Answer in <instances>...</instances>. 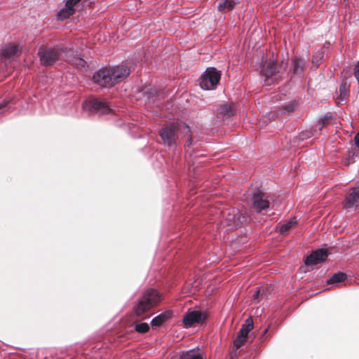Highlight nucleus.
<instances>
[{
    "mask_svg": "<svg viewBox=\"0 0 359 359\" xmlns=\"http://www.w3.org/2000/svg\"><path fill=\"white\" fill-rule=\"evenodd\" d=\"M129 74V69L125 65L103 67L93 74V80L102 87L110 88L122 81Z\"/></svg>",
    "mask_w": 359,
    "mask_h": 359,
    "instance_id": "obj_1",
    "label": "nucleus"
},
{
    "mask_svg": "<svg viewBox=\"0 0 359 359\" xmlns=\"http://www.w3.org/2000/svg\"><path fill=\"white\" fill-rule=\"evenodd\" d=\"M179 130L185 135L191 133L189 126L183 123H172L167 126L163 127L159 132V135L163 144L169 147L175 146Z\"/></svg>",
    "mask_w": 359,
    "mask_h": 359,
    "instance_id": "obj_2",
    "label": "nucleus"
},
{
    "mask_svg": "<svg viewBox=\"0 0 359 359\" xmlns=\"http://www.w3.org/2000/svg\"><path fill=\"white\" fill-rule=\"evenodd\" d=\"M161 294L154 289H148L142 294L138 303L134 308L137 316H142L151 310L161 301Z\"/></svg>",
    "mask_w": 359,
    "mask_h": 359,
    "instance_id": "obj_3",
    "label": "nucleus"
},
{
    "mask_svg": "<svg viewBox=\"0 0 359 359\" xmlns=\"http://www.w3.org/2000/svg\"><path fill=\"white\" fill-rule=\"evenodd\" d=\"M245 217L236 208H228L221 212V224L228 229L241 227Z\"/></svg>",
    "mask_w": 359,
    "mask_h": 359,
    "instance_id": "obj_4",
    "label": "nucleus"
},
{
    "mask_svg": "<svg viewBox=\"0 0 359 359\" xmlns=\"http://www.w3.org/2000/svg\"><path fill=\"white\" fill-rule=\"evenodd\" d=\"M221 77V73L215 67H208L205 72L201 76L200 86L203 90H210L215 89Z\"/></svg>",
    "mask_w": 359,
    "mask_h": 359,
    "instance_id": "obj_5",
    "label": "nucleus"
},
{
    "mask_svg": "<svg viewBox=\"0 0 359 359\" xmlns=\"http://www.w3.org/2000/svg\"><path fill=\"white\" fill-rule=\"evenodd\" d=\"M82 107L84 110L92 114L102 115L112 112V109L104 100L96 97L86 100Z\"/></svg>",
    "mask_w": 359,
    "mask_h": 359,
    "instance_id": "obj_6",
    "label": "nucleus"
},
{
    "mask_svg": "<svg viewBox=\"0 0 359 359\" xmlns=\"http://www.w3.org/2000/svg\"><path fill=\"white\" fill-rule=\"evenodd\" d=\"M61 50L49 47L42 48L39 50V57L41 63L45 66L53 65L62 55Z\"/></svg>",
    "mask_w": 359,
    "mask_h": 359,
    "instance_id": "obj_7",
    "label": "nucleus"
},
{
    "mask_svg": "<svg viewBox=\"0 0 359 359\" xmlns=\"http://www.w3.org/2000/svg\"><path fill=\"white\" fill-rule=\"evenodd\" d=\"M207 315L200 311H188L183 317V323L185 327H191L196 324L203 323Z\"/></svg>",
    "mask_w": 359,
    "mask_h": 359,
    "instance_id": "obj_8",
    "label": "nucleus"
},
{
    "mask_svg": "<svg viewBox=\"0 0 359 359\" xmlns=\"http://www.w3.org/2000/svg\"><path fill=\"white\" fill-rule=\"evenodd\" d=\"M359 205V184L355 187L350 189L348 194L346 195L344 201V207L346 210H353Z\"/></svg>",
    "mask_w": 359,
    "mask_h": 359,
    "instance_id": "obj_9",
    "label": "nucleus"
},
{
    "mask_svg": "<svg viewBox=\"0 0 359 359\" xmlns=\"http://www.w3.org/2000/svg\"><path fill=\"white\" fill-rule=\"evenodd\" d=\"M252 201L254 208L257 212H261L269 207V202L266 198L264 193L259 189H256L252 195Z\"/></svg>",
    "mask_w": 359,
    "mask_h": 359,
    "instance_id": "obj_10",
    "label": "nucleus"
},
{
    "mask_svg": "<svg viewBox=\"0 0 359 359\" xmlns=\"http://www.w3.org/2000/svg\"><path fill=\"white\" fill-rule=\"evenodd\" d=\"M276 67L273 62H269L266 66L264 65L261 69L260 74L265 77L264 82L266 85H270L276 80Z\"/></svg>",
    "mask_w": 359,
    "mask_h": 359,
    "instance_id": "obj_11",
    "label": "nucleus"
},
{
    "mask_svg": "<svg viewBox=\"0 0 359 359\" xmlns=\"http://www.w3.org/2000/svg\"><path fill=\"white\" fill-rule=\"evenodd\" d=\"M327 251L324 249H319L313 252L305 260L306 265H316L326 259Z\"/></svg>",
    "mask_w": 359,
    "mask_h": 359,
    "instance_id": "obj_12",
    "label": "nucleus"
},
{
    "mask_svg": "<svg viewBox=\"0 0 359 359\" xmlns=\"http://www.w3.org/2000/svg\"><path fill=\"white\" fill-rule=\"evenodd\" d=\"M81 0H65V7L60 9L57 14V18L59 20H65L75 13V6Z\"/></svg>",
    "mask_w": 359,
    "mask_h": 359,
    "instance_id": "obj_13",
    "label": "nucleus"
},
{
    "mask_svg": "<svg viewBox=\"0 0 359 359\" xmlns=\"http://www.w3.org/2000/svg\"><path fill=\"white\" fill-rule=\"evenodd\" d=\"M20 50L18 46L15 44H8L3 49L1 54L6 58H14L18 55Z\"/></svg>",
    "mask_w": 359,
    "mask_h": 359,
    "instance_id": "obj_14",
    "label": "nucleus"
},
{
    "mask_svg": "<svg viewBox=\"0 0 359 359\" xmlns=\"http://www.w3.org/2000/svg\"><path fill=\"white\" fill-rule=\"evenodd\" d=\"M197 141L194 142V138L192 136H189L188 140L186 142L185 144V149H186V153L189 154L190 160L191 161V165H189V169H191V166H194L195 162H194V147L196 145ZM193 170H194V167H193Z\"/></svg>",
    "mask_w": 359,
    "mask_h": 359,
    "instance_id": "obj_15",
    "label": "nucleus"
},
{
    "mask_svg": "<svg viewBox=\"0 0 359 359\" xmlns=\"http://www.w3.org/2000/svg\"><path fill=\"white\" fill-rule=\"evenodd\" d=\"M180 359H205L203 353L199 348L189 350L183 352L180 357Z\"/></svg>",
    "mask_w": 359,
    "mask_h": 359,
    "instance_id": "obj_16",
    "label": "nucleus"
},
{
    "mask_svg": "<svg viewBox=\"0 0 359 359\" xmlns=\"http://www.w3.org/2000/svg\"><path fill=\"white\" fill-rule=\"evenodd\" d=\"M237 3V0H219L217 9L221 12L231 11Z\"/></svg>",
    "mask_w": 359,
    "mask_h": 359,
    "instance_id": "obj_17",
    "label": "nucleus"
},
{
    "mask_svg": "<svg viewBox=\"0 0 359 359\" xmlns=\"http://www.w3.org/2000/svg\"><path fill=\"white\" fill-rule=\"evenodd\" d=\"M305 67V62L299 57L296 56L292 62V71L294 74L302 73Z\"/></svg>",
    "mask_w": 359,
    "mask_h": 359,
    "instance_id": "obj_18",
    "label": "nucleus"
},
{
    "mask_svg": "<svg viewBox=\"0 0 359 359\" xmlns=\"http://www.w3.org/2000/svg\"><path fill=\"white\" fill-rule=\"evenodd\" d=\"M169 317V313H161L160 315L156 316L151 321V325L152 327H159L161 326L163 323L165 322V320Z\"/></svg>",
    "mask_w": 359,
    "mask_h": 359,
    "instance_id": "obj_19",
    "label": "nucleus"
},
{
    "mask_svg": "<svg viewBox=\"0 0 359 359\" xmlns=\"http://www.w3.org/2000/svg\"><path fill=\"white\" fill-rule=\"evenodd\" d=\"M69 52V51H67L65 53V55L67 57V60L69 62H70L76 66L86 67V62L83 59H82L81 57H78V56L70 57L69 55H68Z\"/></svg>",
    "mask_w": 359,
    "mask_h": 359,
    "instance_id": "obj_20",
    "label": "nucleus"
},
{
    "mask_svg": "<svg viewBox=\"0 0 359 359\" xmlns=\"http://www.w3.org/2000/svg\"><path fill=\"white\" fill-rule=\"evenodd\" d=\"M346 278V275L342 272L334 273L330 279L327 280V284H334L344 281Z\"/></svg>",
    "mask_w": 359,
    "mask_h": 359,
    "instance_id": "obj_21",
    "label": "nucleus"
},
{
    "mask_svg": "<svg viewBox=\"0 0 359 359\" xmlns=\"http://www.w3.org/2000/svg\"><path fill=\"white\" fill-rule=\"evenodd\" d=\"M253 328V320L251 318H248L245 320L244 325L240 330V333L248 336L250 331Z\"/></svg>",
    "mask_w": 359,
    "mask_h": 359,
    "instance_id": "obj_22",
    "label": "nucleus"
},
{
    "mask_svg": "<svg viewBox=\"0 0 359 359\" xmlns=\"http://www.w3.org/2000/svg\"><path fill=\"white\" fill-rule=\"evenodd\" d=\"M295 224V218H293L284 224H280L278 227L279 228L280 232L281 233H285L290 229H291Z\"/></svg>",
    "mask_w": 359,
    "mask_h": 359,
    "instance_id": "obj_23",
    "label": "nucleus"
},
{
    "mask_svg": "<svg viewBox=\"0 0 359 359\" xmlns=\"http://www.w3.org/2000/svg\"><path fill=\"white\" fill-rule=\"evenodd\" d=\"M346 83H342L339 87V96L337 98V102L338 104H341L344 100L346 97Z\"/></svg>",
    "mask_w": 359,
    "mask_h": 359,
    "instance_id": "obj_24",
    "label": "nucleus"
},
{
    "mask_svg": "<svg viewBox=\"0 0 359 359\" xmlns=\"http://www.w3.org/2000/svg\"><path fill=\"white\" fill-rule=\"evenodd\" d=\"M247 336L242 334L240 332L238 333L237 337L234 340L233 344L234 346L238 348H240L245 341Z\"/></svg>",
    "mask_w": 359,
    "mask_h": 359,
    "instance_id": "obj_25",
    "label": "nucleus"
},
{
    "mask_svg": "<svg viewBox=\"0 0 359 359\" xmlns=\"http://www.w3.org/2000/svg\"><path fill=\"white\" fill-rule=\"evenodd\" d=\"M149 329V325L147 323H141L135 325V330L139 333H145Z\"/></svg>",
    "mask_w": 359,
    "mask_h": 359,
    "instance_id": "obj_26",
    "label": "nucleus"
},
{
    "mask_svg": "<svg viewBox=\"0 0 359 359\" xmlns=\"http://www.w3.org/2000/svg\"><path fill=\"white\" fill-rule=\"evenodd\" d=\"M220 113L225 116H231L233 114L234 109L231 106L225 104L221 107Z\"/></svg>",
    "mask_w": 359,
    "mask_h": 359,
    "instance_id": "obj_27",
    "label": "nucleus"
},
{
    "mask_svg": "<svg viewBox=\"0 0 359 359\" xmlns=\"http://www.w3.org/2000/svg\"><path fill=\"white\" fill-rule=\"evenodd\" d=\"M323 58V53L321 51H317L315 53L313 57V65L315 67H318L320 65L321 60Z\"/></svg>",
    "mask_w": 359,
    "mask_h": 359,
    "instance_id": "obj_28",
    "label": "nucleus"
},
{
    "mask_svg": "<svg viewBox=\"0 0 359 359\" xmlns=\"http://www.w3.org/2000/svg\"><path fill=\"white\" fill-rule=\"evenodd\" d=\"M8 104V101H3L0 103V114L6 111Z\"/></svg>",
    "mask_w": 359,
    "mask_h": 359,
    "instance_id": "obj_29",
    "label": "nucleus"
},
{
    "mask_svg": "<svg viewBox=\"0 0 359 359\" xmlns=\"http://www.w3.org/2000/svg\"><path fill=\"white\" fill-rule=\"evenodd\" d=\"M355 144L359 148V132L355 135L354 137Z\"/></svg>",
    "mask_w": 359,
    "mask_h": 359,
    "instance_id": "obj_30",
    "label": "nucleus"
},
{
    "mask_svg": "<svg viewBox=\"0 0 359 359\" xmlns=\"http://www.w3.org/2000/svg\"><path fill=\"white\" fill-rule=\"evenodd\" d=\"M259 295V290H257L255 292V294H254V300L258 299V297Z\"/></svg>",
    "mask_w": 359,
    "mask_h": 359,
    "instance_id": "obj_31",
    "label": "nucleus"
},
{
    "mask_svg": "<svg viewBox=\"0 0 359 359\" xmlns=\"http://www.w3.org/2000/svg\"><path fill=\"white\" fill-rule=\"evenodd\" d=\"M321 121H323V123L324 124L325 121H324L323 118H321Z\"/></svg>",
    "mask_w": 359,
    "mask_h": 359,
    "instance_id": "obj_32",
    "label": "nucleus"
}]
</instances>
